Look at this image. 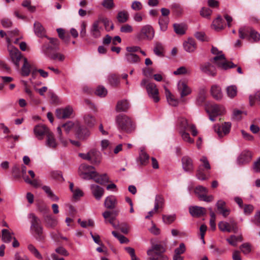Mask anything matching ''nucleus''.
I'll return each instance as SVG.
<instances>
[{"label":"nucleus","instance_id":"obj_1","mask_svg":"<svg viewBox=\"0 0 260 260\" xmlns=\"http://www.w3.org/2000/svg\"><path fill=\"white\" fill-rule=\"evenodd\" d=\"M211 52L216 56L211 59V61H214L219 69L227 70L237 67L233 62L228 61L222 51H219L216 47H212Z\"/></svg>","mask_w":260,"mask_h":260},{"label":"nucleus","instance_id":"obj_2","mask_svg":"<svg viewBox=\"0 0 260 260\" xmlns=\"http://www.w3.org/2000/svg\"><path fill=\"white\" fill-rule=\"evenodd\" d=\"M28 218L30 219V230L34 232L36 239L39 242H43L45 239V235L40 219L32 213L28 214Z\"/></svg>","mask_w":260,"mask_h":260},{"label":"nucleus","instance_id":"obj_3","mask_svg":"<svg viewBox=\"0 0 260 260\" xmlns=\"http://www.w3.org/2000/svg\"><path fill=\"white\" fill-rule=\"evenodd\" d=\"M117 128L119 131L131 133L135 129V124L132 119L125 114H119L115 119Z\"/></svg>","mask_w":260,"mask_h":260},{"label":"nucleus","instance_id":"obj_4","mask_svg":"<svg viewBox=\"0 0 260 260\" xmlns=\"http://www.w3.org/2000/svg\"><path fill=\"white\" fill-rule=\"evenodd\" d=\"M165 246L162 244H152L151 248L147 251L150 260H168V257L164 254Z\"/></svg>","mask_w":260,"mask_h":260},{"label":"nucleus","instance_id":"obj_5","mask_svg":"<svg viewBox=\"0 0 260 260\" xmlns=\"http://www.w3.org/2000/svg\"><path fill=\"white\" fill-rule=\"evenodd\" d=\"M239 38L241 39H246L253 42H257L260 40V34L252 27L244 26L238 30Z\"/></svg>","mask_w":260,"mask_h":260},{"label":"nucleus","instance_id":"obj_6","mask_svg":"<svg viewBox=\"0 0 260 260\" xmlns=\"http://www.w3.org/2000/svg\"><path fill=\"white\" fill-rule=\"evenodd\" d=\"M155 35V30L153 27L149 24L143 26L140 31L137 34L136 37L139 41L152 40Z\"/></svg>","mask_w":260,"mask_h":260},{"label":"nucleus","instance_id":"obj_7","mask_svg":"<svg viewBox=\"0 0 260 260\" xmlns=\"http://www.w3.org/2000/svg\"><path fill=\"white\" fill-rule=\"evenodd\" d=\"M6 40L11 58L16 67L18 68L19 67V61L22 58L21 53L17 48L11 45V40L9 38L7 37Z\"/></svg>","mask_w":260,"mask_h":260},{"label":"nucleus","instance_id":"obj_8","mask_svg":"<svg viewBox=\"0 0 260 260\" xmlns=\"http://www.w3.org/2000/svg\"><path fill=\"white\" fill-rule=\"evenodd\" d=\"M95 173V168L91 166L83 164L79 166V174L84 179H91Z\"/></svg>","mask_w":260,"mask_h":260},{"label":"nucleus","instance_id":"obj_9","mask_svg":"<svg viewBox=\"0 0 260 260\" xmlns=\"http://www.w3.org/2000/svg\"><path fill=\"white\" fill-rule=\"evenodd\" d=\"M206 111L209 114L210 120L212 121H214L216 117L224 113V108L221 105L212 104L208 107Z\"/></svg>","mask_w":260,"mask_h":260},{"label":"nucleus","instance_id":"obj_10","mask_svg":"<svg viewBox=\"0 0 260 260\" xmlns=\"http://www.w3.org/2000/svg\"><path fill=\"white\" fill-rule=\"evenodd\" d=\"M50 44L44 45L42 48L43 51L47 56H49V53L50 54L53 52L58 51L59 50L58 46L59 45V41L57 38H49Z\"/></svg>","mask_w":260,"mask_h":260},{"label":"nucleus","instance_id":"obj_11","mask_svg":"<svg viewBox=\"0 0 260 260\" xmlns=\"http://www.w3.org/2000/svg\"><path fill=\"white\" fill-rule=\"evenodd\" d=\"M146 89L149 97L155 103H157L159 101V97L158 96V90L155 84L152 82L147 83Z\"/></svg>","mask_w":260,"mask_h":260},{"label":"nucleus","instance_id":"obj_12","mask_svg":"<svg viewBox=\"0 0 260 260\" xmlns=\"http://www.w3.org/2000/svg\"><path fill=\"white\" fill-rule=\"evenodd\" d=\"M50 132L47 127L44 125L39 124L36 125L34 128L35 135L39 140H43L44 136H47V134Z\"/></svg>","mask_w":260,"mask_h":260},{"label":"nucleus","instance_id":"obj_13","mask_svg":"<svg viewBox=\"0 0 260 260\" xmlns=\"http://www.w3.org/2000/svg\"><path fill=\"white\" fill-rule=\"evenodd\" d=\"M218 225L219 230L222 232L236 233L238 231L236 223L235 222H232L230 224L225 221H220L218 223Z\"/></svg>","mask_w":260,"mask_h":260},{"label":"nucleus","instance_id":"obj_14","mask_svg":"<svg viewBox=\"0 0 260 260\" xmlns=\"http://www.w3.org/2000/svg\"><path fill=\"white\" fill-rule=\"evenodd\" d=\"M73 113V108L70 106L64 108H58L56 110L55 115L58 119H66L70 117Z\"/></svg>","mask_w":260,"mask_h":260},{"label":"nucleus","instance_id":"obj_15","mask_svg":"<svg viewBox=\"0 0 260 260\" xmlns=\"http://www.w3.org/2000/svg\"><path fill=\"white\" fill-rule=\"evenodd\" d=\"M200 70L204 74L214 77L216 75V69L215 67L210 62H205L201 64Z\"/></svg>","mask_w":260,"mask_h":260},{"label":"nucleus","instance_id":"obj_16","mask_svg":"<svg viewBox=\"0 0 260 260\" xmlns=\"http://www.w3.org/2000/svg\"><path fill=\"white\" fill-rule=\"evenodd\" d=\"M102 30L103 28L100 25L99 21L95 20L93 22L91 26L89 32L90 36L92 38L94 39H98L101 37Z\"/></svg>","mask_w":260,"mask_h":260},{"label":"nucleus","instance_id":"obj_17","mask_svg":"<svg viewBox=\"0 0 260 260\" xmlns=\"http://www.w3.org/2000/svg\"><path fill=\"white\" fill-rule=\"evenodd\" d=\"M251 157L252 154L251 152L247 150L243 151L238 156L237 159V163L240 166L246 164L250 161Z\"/></svg>","mask_w":260,"mask_h":260},{"label":"nucleus","instance_id":"obj_18","mask_svg":"<svg viewBox=\"0 0 260 260\" xmlns=\"http://www.w3.org/2000/svg\"><path fill=\"white\" fill-rule=\"evenodd\" d=\"M182 168L185 172H191L194 167L192 159L188 156H184L181 159Z\"/></svg>","mask_w":260,"mask_h":260},{"label":"nucleus","instance_id":"obj_19","mask_svg":"<svg viewBox=\"0 0 260 260\" xmlns=\"http://www.w3.org/2000/svg\"><path fill=\"white\" fill-rule=\"evenodd\" d=\"M189 212L192 216L200 217L206 214V209L202 207L191 206L189 208Z\"/></svg>","mask_w":260,"mask_h":260},{"label":"nucleus","instance_id":"obj_20","mask_svg":"<svg viewBox=\"0 0 260 260\" xmlns=\"http://www.w3.org/2000/svg\"><path fill=\"white\" fill-rule=\"evenodd\" d=\"M231 128V123L230 122H225L221 127L218 126L215 129V131L219 137H222L230 133Z\"/></svg>","mask_w":260,"mask_h":260},{"label":"nucleus","instance_id":"obj_21","mask_svg":"<svg viewBox=\"0 0 260 260\" xmlns=\"http://www.w3.org/2000/svg\"><path fill=\"white\" fill-rule=\"evenodd\" d=\"M178 89L181 98L189 95L191 92L190 87L183 81H179L178 82Z\"/></svg>","mask_w":260,"mask_h":260},{"label":"nucleus","instance_id":"obj_22","mask_svg":"<svg viewBox=\"0 0 260 260\" xmlns=\"http://www.w3.org/2000/svg\"><path fill=\"white\" fill-rule=\"evenodd\" d=\"M45 145L51 149H55L58 145V143L52 132L47 134Z\"/></svg>","mask_w":260,"mask_h":260},{"label":"nucleus","instance_id":"obj_23","mask_svg":"<svg viewBox=\"0 0 260 260\" xmlns=\"http://www.w3.org/2000/svg\"><path fill=\"white\" fill-rule=\"evenodd\" d=\"M44 220L45 223V226L47 228L53 229L57 224V219L51 214L44 215Z\"/></svg>","mask_w":260,"mask_h":260},{"label":"nucleus","instance_id":"obj_24","mask_svg":"<svg viewBox=\"0 0 260 260\" xmlns=\"http://www.w3.org/2000/svg\"><path fill=\"white\" fill-rule=\"evenodd\" d=\"M90 189L93 196L97 200H101L104 194V189L101 186L92 184L90 186Z\"/></svg>","mask_w":260,"mask_h":260},{"label":"nucleus","instance_id":"obj_25","mask_svg":"<svg viewBox=\"0 0 260 260\" xmlns=\"http://www.w3.org/2000/svg\"><path fill=\"white\" fill-rule=\"evenodd\" d=\"M117 204V200L114 196H110L105 199L104 206L107 209H113L116 207Z\"/></svg>","mask_w":260,"mask_h":260},{"label":"nucleus","instance_id":"obj_26","mask_svg":"<svg viewBox=\"0 0 260 260\" xmlns=\"http://www.w3.org/2000/svg\"><path fill=\"white\" fill-rule=\"evenodd\" d=\"M210 92L213 98L216 100H220L223 96L221 88L217 85H213L211 86Z\"/></svg>","mask_w":260,"mask_h":260},{"label":"nucleus","instance_id":"obj_27","mask_svg":"<svg viewBox=\"0 0 260 260\" xmlns=\"http://www.w3.org/2000/svg\"><path fill=\"white\" fill-rule=\"evenodd\" d=\"M184 50L188 52H193L196 49V43L195 41L191 38H189L183 43Z\"/></svg>","mask_w":260,"mask_h":260},{"label":"nucleus","instance_id":"obj_28","mask_svg":"<svg viewBox=\"0 0 260 260\" xmlns=\"http://www.w3.org/2000/svg\"><path fill=\"white\" fill-rule=\"evenodd\" d=\"M102 155L100 151L92 149L90 150V161L92 164L98 165L101 162Z\"/></svg>","mask_w":260,"mask_h":260},{"label":"nucleus","instance_id":"obj_29","mask_svg":"<svg viewBox=\"0 0 260 260\" xmlns=\"http://www.w3.org/2000/svg\"><path fill=\"white\" fill-rule=\"evenodd\" d=\"M76 134L80 140H84L90 135L89 131L84 126H79Z\"/></svg>","mask_w":260,"mask_h":260},{"label":"nucleus","instance_id":"obj_30","mask_svg":"<svg viewBox=\"0 0 260 260\" xmlns=\"http://www.w3.org/2000/svg\"><path fill=\"white\" fill-rule=\"evenodd\" d=\"M97 21H99V24L100 22H102L105 26L106 30L108 31L113 30L114 28V24L106 17L99 16Z\"/></svg>","mask_w":260,"mask_h":260},{"label":"nucleus","instance_id":"obj_31","mask_svg":"<svg viewBox=\"0 0 260 260\" xmlns=\"http://www.w3.org/2000/svg\"><path fill=\"white\" fill-rule=\"evenodd\" d=\"M174 30L175 33L179 35L185 34L187 29V25L184 23H174L173 24Z\"/></svg>","mask_w":260,"mask_h":260},{"label":"nucleus","instance_id":"obj_32","mask_svg":"<svg viewBox=\"0 0 260 260\" xmlns=\"http://www.w3.org/2000/svg\"><path fill=\"white\" fill-rule=\"evenodd\" d=\"M32 68L31 65L28 62L26 58H23V64L21 68V75L24 77L28 76Z\"/></svg>","mask_w":260,"mask_h":260},{"label":"nucleus","instance_id":"obj_33","mask_svg":"<svg viewBox=\"0 0 260 260\" xmlns=\"http://www.w3.org/2000/svg\"><path fill=\"white\" fill-rule=\"evenodd\" d=\"M35 34L39 37H43L45 36V31L43 25L39 22L36 21L34 24Z\"/></svg>","mask_w":260,"mask_h":260},{"label":"nucleus","instance_id":"obj_34","mask_svg":"<svg viewBox=\"0 0 260 260\" xmlns=\"http://www.w3.org/2000/svg\"><path fill=\"white\" fill-rule=\"evenodd\" d=\"M93 176L91 179L101 184H104L108 182V177L106 174L99 175L96 172L95 174H94Z\"/></svg>","mask_w":260,"mask_h":260},{"label":"nucleus","instance_id":"obj_35","mask_svg":"<svg viewBox=\"0 0 260 260\" xmlns=\"http://www.w3.org/2000/svg\"><path fill=\"white\" fill-rule=\"evenodd\" d=\"M129 108V105L127 100H121L117 102L116 110L117 112H125Z\"/></svg>","mask_w":260,"mask_h":260},{"label":"nucleus","instance_id":"obj_36","mask_svg":"<svg viewBox=\"0 0 260 260\" xmlns=\"http://www.w3.org/2000/svg\"><path fill=\"white\" fill-rule=\"evenodd\" d=\"M124 59L129 63H138L140 60V58L138 55L132 53H125Z\"/></svg>","mask_w":260,"mask_h":260},{"label":"nucleus","instance_id":"obj_37","mask_svg":"<svg viewBox=\"0 0 260 260\" xmlns=\"http://www.w3.org/2000/svg\"><path fill=\"white\" fill-rule=\"evenodd\" d=\"M149 156L143 149H141L139 153L138 160H139L140 164L142 166H146L149 161Z\"/></svg>","mask_w":260,"mask_h":260},{"label":"nucleus","instance_id":"obj_38","mask_svg":"<svg viewBox=\"0 0 260 260\" xmlns=\"http://www.w3.org/2000/svg\"><path fill=\"white\" fill-rule=\"evenodd\" d=\"M170 22L169 17H159L158 19V24L160 30L162 31H166L168 27V24Z\"/></svg>","mask_w":260,"mask_h":260},{"label":"nucleus","instance_id":"obj_39","mask_svg":"<svg viewBox=\"0 0 260 260\" xmlns=\"http://www.w3.org/2000/svg\"><path fill=\"white\" fill-rule=\"evenodd\" d=\"M165 48L162 43L157 42L155 43L153 49L154 53L158 56H164Z\"/></svg>","mask_w":260,"mask_h":260},{"label":"nucleus","instance_id":"obj_40","mask_svg":"<svg viewBox=\"0 0 260 260\" xmlns=\"http://www.w3.org/2000/svg\"><path fill=\"white\" fill-rule=\"evenodd\" d=\"M13 232L11 233L7 229H3L2 231V240L4 242L9 243L13 238Z\"/></svg>","mask_w":260,"mask_h":260},{"label":"nucleus","instance_id":"obj_41","mask_svg":"<svg viewBox=\"0 0 260 260\" xmlns=\"http://www.w3.org/2000/svg\"><path fill=\"white\" fill-rule=\"evenodd\" d=\"M165 200L161 195H156L155 199L154 210L157 212L158 209L162 208L164 204Z\"/></svg>","mask_w":260,"mask_h":260},{"label":"nucleus","instance_id":"obj_42","mask_svg":"<svg viewBox=\"0 0 260 260\" xmlns=\"http://www.w3.org/2000/svg\"><path fill=\"white\" fill-rule=\"evenodd\" d=\"M165 93L169 105L174 107L177 106L178 104V101L174 98L173 95L167 88H165Z\"/></svg>","mask_w":260,"mask_h":260},{"label":"nucleus","instance_id":"obj_43","mask_svg":"<svg viewBox=\"0 0 260 260\" xmlns=\"http://www.w3.org/2000/svg\"><path fill=\"white\" fill-rule=\"evenodd\" d=\"M27 249L29 252L37 259L42 260L43 256L39 250L32 244H29L27 246Z\"/></svg>","mask_w":260,"mask_h":260},{"label":"nucleus","instance_id":"obj_44","mask_svg":"<svg viewBox=\"0 0 260 260\" xmlns=\"http://www.w3.org/2000/svg\"><path fill=\"white\" fill-rule=\"evenodd\" d=\"M129 15L127 11H122L118 13L117 19L120 23L126 22L128 19Z\"/></svg>","mask_w":260,"mask_h":260},{"label":"nucleus","instance_id":"obj_45","mask_svg":"<svg viewBox=\"0 0 260 260\" xmlns=\"http://www.w3.org/2000/svg\"><path fill=\"white\" fill-rule=\"evenodd\" d=\"M223 20L221 16H218L212 22L214 29L219 31L223 29Z\"/></svg>","mask_w":260,"mask_h":260},{"label":"nucleus","instance_id":"obj_46","mask_svg":"<svg viewBox=\"0 0 260 260\" xmlns=\"http://www.w3.org/2000/svg\"><path fill=\"white\" fill-rule=\"evenodd\" d=\"M85 123L90 127L93 126L95 123L96 120L94 116L90 114H86L84 117Z\"/></svg>","mask_w":260,"mask_h":260},{"label":"nucleus","instance_id":"obj_47","mask_svg":"<svg viewBox=\"0 0 260 260\" xmlns=\"http://www.w3.org/2000/svg\"><path fill=\"white\" fill-rule=\"evenodd\" d=\"M43 190L47 194L48 197L53 201H58L59 198L51 191L50 187L44 185L42 187Z\"/></svg>","mask_w":260,"mask_h":260},{"label":"nucleus","instance_id":"obj_48","mask_svg":"<svg viewBox=\"0 0 260 260\" xmlns=\"http://www.w3.org/2000/svg\"><path fill=\"white\" fill-rule=\"evenodd\" d=\"M108 81L111 85L117 86L120 83V78L116 74H111L109 76Z\"/></svg>","mask_w":260,"mask_h":260},{"label":"nucleus","instance_id":"obj_49","mask_svg":"<svg viewBox=\"0 0 260 260\" xmlns=\"http://www.w3.org/2000/svg\"><path fill=\"white\" fill-rule=\"evenodd\" d=\"M226 93L228 96L232 99L236 96L237 93V89L236 86L231 85L226 88Z\"/></svg>","mask_w":260,"mask_h":260},{"label":"nucleus","instance_id":"obj_50","mask_svg":"<svg viewBox=\"0 0 260 260\" xmlns=\"http://www.w3.org/2000/svg\"><path fill=\"white\" fill-rule=\"evenodd\" d=\"M206 99V92L204 89L200 90L196 100V103L198 105H202Z\"/></svg>","mask_w":260,"mask_h":260},{"label":"nucleus","instance_id":"obj_51","mask_svg":"<svg viewBox=\"0 0 260 260\" xmlns=\"http://www.w3.org/2000/svg\"><path fill=\"white\" fill-rule=\"evenodd\" d=\"M179 124L181 128L180 131H185L190 127V125H189L187 120L183 117L179 119Z\"/></svg>","mask_w":260,"mask_h":260},{"label":"nucleus","instance_id":"obj_52","mask_svg":"<svg viewBox=\"0 0 260 260\" xmlns=\"http://www.w3.org/2000/svg\"><path fill=\"white\" fill-rule=\"evenodd\" d=\"M200 161L202 162L199 166H202V169L208 171L210 170L211 167L209 161L205 156H202L200 158Z\"/></svg>","mask_w":260,"mask_h":260},{"label":"nucleus","instance_id":"obj_53","mask_svg":"<svg viewBox=\"0 0 260 260\" xmlns=\"http://www.w3.org/2000/svg\"><path fill=\"white\" fill-rule=\"evenodd\" d=\"M48 52L49 53L48 51ZM48 57L52 59L58 60L60 61H62L64 59V56L63 54L56 52V51L51 54L49 53Z\"/></svg>","mask_w":260,"mask_h":260},{"label":"nucleus","instance_id":"obj_54","mask_svg":"<svg viewBox=\"0 0 260 260\" xmlns=\"http://www.w3.org/2000/svg\"><path fill=\"white\" fill-rule=\"evenodd\" d=\"M204 171L205 170L202 169V166H199L196 174V177L199 180L203 181L208 179V177L204 172Z\"/></svg>","mask_w":260,"mask_h":260},{"label":"nucleus","instance_id":"obj_55","mask_svg":"<svg viewBox=\"0 0 260 260\" xmlns=\"http://www.w3.org/2000/svg\"><path fill=\"white\" fill-rule=\"evenodd\" d=\"M212 13V11L206 7H203L200 11V15L204 18H209Z\"/></svg>","mask_w":260,"mask_h":260},{"label":"nucleus","instance_id":"obj_56","mask_svg":"<svg viewBox=\"0 0 260 260\" xmlns=\"http://www.w3.org/2000/svg\"><path fill=\"white\" fill-rule=\"evenodd\" d=\"M95 94L100 97H104L107 94V90L104 87L99 86L95 90Z\"/></svg>","mask_w":260,"mask_h":260},{"label":"nucleus","instance_id":"obj_57","mask_svg":"<svg viewBox=\"0 0 260 260\" xmlns=\"http://www.w3.org/2000/svg\"><path fill=\"white\" fill-rule=\"evenodd\" d=\"M176 219L175 215H163L162 220L163 221L168 224H170L173 222Z\"/></svg>","mask_w":260,"mask_h":260},{"label":"nucleus","instance_id":"obj_58","mask_svg":"<svg viewBox=\"0 0 260 260\" xmlns=\"http://www.w3.org/2000/svg\"><path fill=\"white\" fill-rule=\"evenodd\" d=\"M180 134L183 141L190 144L193 143V139L190 138L189 134L188 133H186L185 131H180Z\"/></svg>","mask_w":260,"mask_h":260},{"label":"nucleus","instance_id":"obj_59","mask_svg":"<svg viewBox=\"0 0 260 260\" xmlns=\"http://www.w3.org/2000/svg\"><path fill=\"white\" fill-rule=\"evenodd\" d=\"M101 5L108 10L113 9L115 6L113 0H103Z\"/></svg>","mask_w":260,"mask_h":260},{"label":"nucleus","instance_id":"obj_60","mask_svg":"<svg viewBox=\"0 0 260 260\" xmlns=\"http://www.w3.org/2000/svg\"><path fill=\"white\" fill-rule=\"evenodd\" d=\"M86 22H82L80 25V37L83 40H85L86 37Z\"/></svg>","mask_w":260,"mask_h":260},{"label":"nucleus","instance_id":"obj_61","mask_svg":"<svg viewBox=\"0 0 260 260\" xmlns=\"http://www.w3.org/2000/svg\"><path fill=\"white\" fill-rule=\"evenodd\" d=\"M119 214V210H113L112 211H106L103 213L102 215L105 219L107 220L110 216H117Z\"/></svg>","mask_w":260,"mask_h":260},{"label":"nucleus","instance_id":"obj_62","mask_svg":"<svg viewBox=\"0 0 260 260\" xmlns=\"http://www.w3.org/2000/svg\"><path fill=\"white\" fill-rule=\"evenodd\" d=\"M75 124L71 121H69L66 123L62 124V127L64 128V129L67 134H69L71 129L74 127Z\"/></svg>","mask_w":260,"mask_h":260},{"label":"nucleus","instance_id":"obj_63","mask_svg":"<svg viewBox=\"0 0 260 260\" xmlns=\"http://www.w3.org/2000/svg\"><path fill=\"white\" fill-rule=\"evenodd\" d=\"M243 212L245 215H250L254 210V207L251 204H246L244 206Z\"/></svg>","mask_w":260,"mask_h":260},{"label":"nucleus","instance_id":"obj_64","mask_svg":"<svg viewBox=\"0 0 260 260\" xmlns=\"http://www.w3.org/2000/svg\"><path fill=\"white\" fill-rule=\"evenodd\" d=\"M131 8L134 11H140L142 9L143 5L140 2L135 1L132 3Z\"/></svg>","mask_w":260,"mask_h":260}]
</instances>
